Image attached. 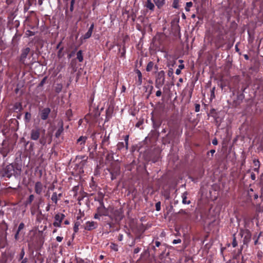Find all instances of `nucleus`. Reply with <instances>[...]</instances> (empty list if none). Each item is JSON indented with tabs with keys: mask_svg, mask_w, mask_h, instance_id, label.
Segmentation results:
<instances>
[{
	"mask_svg": "<svg viewBox=\"0 0 263 263\" xmlns=\"http://www.w3.org/2000/svg\"><path fill=\"white\" fill-rule=\"evenodd\" d=\"M165 81V72L163 70L159 71L156 76L155 81V86L156 88L160 89L164 84Z\"/></svg>",
	"mask_w": 263,
	"mask_h": 263,
	"instance_id": "f257e3e1",
	"label": "nucleus"
},
{
	"mask_svg": "<svg viewBox=\"0 0 263 263\" xmlns=\"http://www.w3.org/2000/svg\"><path fill=\"white\" fill-rule=\"evenodd\" d=\"M239 234L243 238V243L247 244L251 240V234L248 230H242L240 232Z\"/></svg>",
	"mask_w": 263,
	"mask_h": 263,
	"instance_id": "f03ea898",
	"label": "nucleus"
},
{
	"mask_svg": "<svg viewBox=\"0 0 263 263\" xmlns=\"http://www.w3.org/2000/svg\"><path fill=\"white\" fill-rule=\"evenodd\" d=\"M65 218V215L63 214H57L54 217V221L53 225L56 227H61V222Z\"/></svg>",
	"mask_w": 263,
	"mask_h": 263,
	"instance_id": "7ed1b4c3",
	"label": "nucleus"
},
{
	"mask_svg": "<svg viewBox=\"0 0 263 263\" xmlns=\"http://www.w3.org/2000/svg\"><path fill=\"white\" fill-rule=\"evenodd\" d=\"M46 189V186H44L42 183L40 181L35 182L34 185V191L37 195H41L44 192Z\"/></svg>",
	"mask_w": 263,
	"mask_h": 263,
	"instance_id": "20e7f679",
	"label": "nucleus"
},
{
	"mask_svg": "<svg viewBox=\"0 0 263 263\" xmlns=\"http://www.w3.org/2000/svg\"><path fill=\"white\" fill-rule=\"evenodd\" d=\"M40 136V129L36 127L35 129H32L30 132V138L33 140H37L39 139Z\"/></svg>",
	"mask_w": 263,
	"mask_h": 263,
	"instance_id": "39448f33",
	"label": "nucleus"
},
{
	"mask_svg": "<svg viewBox=\"0 0 263 263\" xmlns=\"http://www.w3.org/2000/svg\"><path fill=\"white\" fill-rule=\"evenodd\" d=\"M247 195L249 197V200L252 201V200L257 199L258 197V194L252 188H250L248 190Z\"/></svg>",
	"mask_w": 263,
	"mask_h": 263,
	"instance_id": "423d86ee",
	"label": "nucleus"
},
{
	"mask_svg": "<svg viewBox=\"0 0 263 263\" xmlns=\"http://www.w3.org/2000/svg\"><path fill=\"white\" fill-rule=\"evenodd\" d=\"M51 112V109L48 108H44L40 111L41 118L43 120H46L48 119L49 114Z\"/></svg>",
	"mask_w": 263,
	"mask_h": 263,
	"instance_id": "0eeeda50",
	"label": "nucleus"
},
{
	"mask_svg": "<svg viewBox=\"0 0 263 263\" xmlns=\"http://www.w3.org/2000/svg\"><path fill=\"white\" fill-rule=\"evenodd\" d=\"M30 48L29 47L25 48L22 50L21 55L20 57V61L24 64L25 60L30 52Z\"/></svg>",
	"mask_w": 263,
	"mask_h": 263,
	"instance_id": "6e6552de",
	"label": "nucleus"
},
{
	"mask_svg": "<svg viewBox=\"0 0 263 263\" xmlns=\"http://www.w3.org/2000/svg\"><path fill=\"white\" fill-rule=\"evenodd\" d=\"M97 226V223L95 221H87L85 223L84 229L88 231H91L96 229Z\"/></svg>",
	"mask_w": 263,
	"mask_h": 263,
	"instance_id": "1a4fd4ad",
	"label": "nucleus"
},
{
	"mask_svg": "<svg viewBox=\"0 0 263 263\" xmlns=\"http://www.w3.org/2000/svg\"><path fill=\"white\" fill-rule=\"evenodd\" d=\"M14 172L13 166L12 165H7L5 169V176L10 178Z\"/></svg>",
	"mask_w": 263,
	"mask_h": 263,
	"instance_id": "9d476101",
	"label": "nucleus"
},
{
	"mask_svg": "<svg viewBox=\"0 0 263 263\" xmlns=\"http://www.w3.org/2000/svg\"><path fill=\"white\" fill-rule=\"evenodd\" d=\"M93 27H94V25H93V24H92L90 25L87 32L84 35V36H83L84 39H85V40L87 39L91 36L92 31L93 29Z\"/></svg>",
	"mask_w": 263,
	"mask_h": 263,
	"instance_id": "9b49d317",
	"label": "nucleus"
},
{
	"mask_svg": "<svg viewBox=\"0 0 263 263\" xmlns=\"http://www.w3.org/2000/svg\"><path fill=\"white\" fill-rule=\"evenodd\" d=\"M145 7H146L147 9L151 11H154L155 8V5L152 3L151 0H146L145 4Z\"/></svg>",
	"mask_w": 263,
	"mask_h": 263,
	"instance_id": "f8f14e48",
	"label": "nucleus"
},
{
	"mask_svg": "<svg viewBox=\"0 0 263 263\" xmlns=\"http://www.w3.org/2000/svg\"><path fill=\"white\" fill-rule=\"evenodd\" d=\"M188 195V193L187 192H185L182 194L181 197L182 198V203L184 204H189L191 203V201L190 200H187V196Z\"/></svg>",
	"mask_w": 263,
	"mask_h": 263,
	"instance_id": "ddd939ff",
	"label": "nucleus"
},
{
	"mask_svg": "<svg viewBox=\"0 0 263 263\" xmlns=\"http://www.w3.org/2000/svg\"><path fill=\"white\" fill-rule=\"evenodd\" d=\"M136 72L137 74V76H138V80L137 81V84H138V85H141L142 84V73L138 69H137L136 70Z\"/></svg>",
	"mask_w": 263,
	"mask_h": 263,
	"instance_id": "4468645a",
	"label": "nucleus"
},
{
	"mask_svg": "<svg viewBox=\"0 0 263 263\" xmlns=\"http://www.w3.org/2000/svg\"><path fill=\"white\" fill-rule=\"evenodd\" d=\"M158 8H161L165 4V0H153Z\"/></svg>",
	"mask_w": 263,
	"mask_h": 263,
	"instance_id": "2eb2a0df",
	"label": "nucleus"
},
{
	"mask_svg": "<svg viewBox=\"0 0 263 263\" xmlns=\"http://www.w3.org/2000/svg\"><path fill=\"white\" fill-rule=\"evenodd\" d=\"M77 58L80 62H82L83 61V56L82 50L78 51L77 53Z\"/></svg>",
	"mask_w": 263,
	"mask_h": 263,
	"instance_id": "dca6fc26",
	"label": "nucleus"
},
{
	"mask_svg": "<svg viewBox=\"0 0 263 263\" xmlns=\"http://www.w3.org/2000/svg\"><path fill=\"white\" fill-rule=\"evenodd\" d=\"M87 139L86 137L81 136L78 140L77 142L79 143L81 145H84Z\"/></svg>",
	"mask_w": 263,
	"mask_h": 263,
	"instance_id": "f3484780",
	"label": "nucleus"
},
{
	"mask_svg": "<svg viewBox=\"0 0 263 263\" xmlns=\"http://www.w3.org/2000/svg\"><path fill=\"white\" fill-rule=\"evenodd\" d=\"M154 66V64L153 62L151 61V62H148L146 66V71L148 72L151 71L152 70Z\"/></svg>",
	"mask_w": 263,
	"mask_h": 263,
	"instance_id": "a211bd4d",
	"label": "nucleus"
},
{
	"mask_svg": "<svg viewBox=\"0 0 263 263\" xmlns=\"http://www.w3.org/2000/svg\"><path fill=\"white\" fill-rule=\"evenodd\" d=\"M63 132V124H61L60 127L57 130L55 133V137L58 138L60 136L62 132Z\"/></svg>",
	"mask_w": 263,
	"mask_h": 263,
	"instance_id": "6ab92c4d",
	"label": "nucleus"
},
{
	"mask_svg": "<svg viewBox=\"0 0 263 263\" xmlns=\"http://www.w3.org/2000/svg\"><path fill=\"white\" fill-rule=\"evenodd\" d=\"M51 200L53 202H54L55 204L57 203L58 199V195L56 192H54L51 196Z\"/></svg>",
	"mask_w": 263,
	"mask_h": 263,
	"instance_id": "aec40b11",
	"label": "nucleus"
},
{
	"mask_svg": "<svg viewBox=\"0 0 263 263\" xmlns=\"http://www.w3.org/2000/svg\"><path fill=\"white\" fill-rule=\"evenodd\" d=\"M81 222L80 221H77L75 222L74 227H73V230L74 233L78 232L79 230V227L80 226Z\"/></svg>",
	"mask_w": 263,
	"mask_h": 263,
	"instance_id": "412c9836",
	"label": "nucleus"
},
{
	"mask_svg": "<svg viewBox=\"0 0 263 263\" xmlns=\"http://www.w3.org/2000/svg\"><path fill=\"white\" fill-rule=\"evenodd\" d=\"M117 149L119 150H122L124 147L125 148V143L124 144L123 142H120L117 144Z\"/></svg>",
	"mask_w": 263,
	"mask_h": 263,
	"instance_id": "4be33fe9",
	"label": "nucleus"
},
{
	"mask_svg": "<svg viewBox=\"0 0 263 263\" xmlns=\"http://www.w3.org/2000/svg\"><path fill=\"white\" fill-rule=\"evenodd\" d=\"M31 115L30 113H29L28 112H26L25 115V120H26V122H29L31 119Z\"/></svg>",
	"mask_w": 263,
	"mask_h": 263,
	"instance_id": "5701e85b",
	"label": "nucleus"
},
{
	"mask_svg": "<svg viewBox=\"0 0 263 263\" xmlns=\"http://www.w3.org/2000/svg\"><path fill=\"white\" fill-rule=\"evenodd\" d=\"M101 210L102 209L101 208H98V210L99 211L100 213L99 214H96L94 216V218L95 219H99V216H101V215H105L102 211H101Z\"/></svg>",
	"mask_w": 263,
	"mask_h": 263,
	"instance_id": "b1692460",
	"label": "nucleus"
},
{
	"mask_svg": "<svg viewBox=\"0 0 263 263\" xmlns=\"http://www.w3.org/2000/svg\"><path fill=\"white\" fill-rule=\"evenodd\" d=\"M34 195L32 194L30 195L27 200V204H31L32 201L34 200Z\"/></svg>",
	"mask_w": 263,
	"mask_h": 263,
	"instance_id": "393cba45",
	"label": "nucleus"
},
{
	"mask_svg": "<svg viewBox=\"0 0 263 263\" xmlns=\"http://www.w3.org/2000/svg\"><path fill=\"white\" fill-rule=\"evenodd\" d=\"M253 162L254 165L257 167V168H255L254 170L255 171H258L259 167V161L258 160H254Z\"/></svg>",
	"mask_w": 263,
	"mask_h": 263,
	"instance_id": "a878e982",
	"label": "nucleus"
},
{
	"mask_svg": "<svg viewBox=\"0 0 263 263\" xmlns=\"http://www.w3.org/2000/svg\"><path fill=\"white\" fill-rule=\"evenodd\" d=\"M193 3L191 2H187L186 3V6L185 9L186 11H190V8L192 6Z\"/></svg>",
	"mask_w": 263,
	"mask_h": 263,
	"instance_id": "bb28decb",
	"label": "nucleus"
},
{
	"mask_svg": "<svg viewBox=\"0 0 263 263\" xmlns=\"http://www.w3.org/2000/svg\"><path fill=\"white\" fill-rule=\"evenodd\" d=\"M40 143L42 145H45L46 143V140L45 137L44 136H42V137L40 139Z\"/></svg>",
	"mask_w": 263,
	"mask_h": 263,
	"instance_id": "cd10ccee",
	"label": "nucleus"
},
{
	"mask_svg": "<svg viewBox=\"0 0 263 263\" xmlns=\"http://www.w3.org/2000/svg\"><path fill=\"white\" fill-rule=\"evenodd\" d=\"M173 7L174 8H179V1L178 0H173Z\"/></svg>",
	"mask_w": 263,
	"mask_h": 263,
	"instance_id": "c85d7f7f",
	"label": "nucleus"
},
{
	"mask_svg": "<svg viewBox=\"0 0 263 263\" xmlns=\"http://www.w3.org/2000/svg\"><path fill=\"white\" fill-rule=\"evenodd\" d=\"M25 254V252L24 249H22L21 250V252L20 254V257H19V260H21L22 259H23L24 258V256Z\"/></svg>",
	"mask_w": 263,
	"mask_h": 263,
	"instance_id": "c756f323",
	"label": "nucleus"
},
{
	"mask_svg": "<svg viewBox=\"0 0 263 263\" xmlns=\"http://www.w3.org/2000/svg\"><path fill=\"white\" fill-rule=\"evenodd\" d=\"M128 138H129L128 135L125 136V138H124V140H125V150H127L128 149Z\"/></svg>",
	"mask_w": 263,
	"mask_h": 263,
	"instance_id": "7c9ffc66",
	"label": "nucleus"
},
{
	"mask_svg": "<svg viewBox=\"0 0 263 263\" xmlns=\"http://www.w3.org/2000/svg\"><path fill=\"white\" fill-rule=\"evenodd\" d=\"M167 75L170 77H173V76H174V70H173V68H169L168 72H167Z\"/></svg>",
	"mask_w": 263,
	"mask_h": 263,
	"instance_id": "2f4dec72",
	"label": "nucleus"
},
{
	"mask_svg": "<svg viewBox=\"0 0 263 263\" xmlns=\"http://www.w3.org/2000/svg\"><path fill=\"white\" fill-rule=\"evenodd\" d=\"M237 246V243L236 239V237H235V234H234L233 235V238L232 246H233V247L235 248Z\"/></svg>",
	"mask_w": 263,
	"mask_h": 263,
	"instance_id": "473e14b6",
	"label": "nucleus"
},
{
	"mask_svg": "<svg viewBox=\"0 0 263 263\" xmlns=\"http://www.w3.org/2000/svg\"><path fill=\"white\" fill-rule=\"evenodd\" d=\"M25 225L24 223L23 222H21L18 227L17 231L20 232L22 230H23L24 228Z\"/></svg>",
	"mask_w": 263,
	"mask_h": 263,
	"instance_id": "72a5a7b5",
	"label": "nucleus"
},
{
	"mask_svg": "<svg viewBox=\"0 0 263 263\" xmlns=\"http://www.w3.org/2000/svg\"><path fill=\"white\" fill-rule=\"evenodd\" d=\"M156 210L159 211L161 209V203L160 202H158L156 203Z\"/></svg>",
	"mask_w": 263,
	"mask_h": 263,
	"instance_id": "f704fd0d",
	"label": "nucleus"
},
{
	"mask_svg": "<svg viewBox=\"0 0 263 263\" xmlns=\"http://www.w3.org/2000/svg\"><path fill=\"white\" fill-rule=\"evenodd\" d=\"M260 184L261 187V191H263V174L260 176Z\"/></svg>",
	"mask_w": 263,
	"mask_h": 263,
	"instance_id": "c9c22d12",
	"label": "nucleus"
},
{
	"mask_svg": "<svg viewBox=\"0 0 263 263\" xmlns=\"http://www.w3.org/2000/svg\"><path fill=\"white\" fill-rule=\"evenodd\" d=\"M181 239H174L173 241V244H177L181 242Z\"/></svg>",
	"mask_w": 263,
	"mask_h": 263,
	"instance_id": "e433bc0d",
	"label": "nucleus"
},
{
	"mask_svg": "<svg viewBox=\"0 0 263 263\" xmlns=\"http://www.w3.org/2000/svg\"><path fill=\"white\" fill-rule=\"evenodd\" d=\"M200 105L199 104H196L195 105V111L198 112L200 110Z\"/></svg>",
	"mask_w": 263,
	"mask_h": 263,
	"instance_id": "4c0bfd02",
	"label": "nucleus"
},
{
	"mask_svg": "<svg viewBox=\"0 0 263 263\" xmlns=\"http://www.w3.org/2000/svg\"><path fill=\"white\" fill-rule=\"evenodd\" d=\"M162 92L160 90L157 91L156 95L157 97H160L161 96Z\"/></svg>",
	"mask_w": 263,
	"mask_h": 263,
	"instance_id": "58836bf2",
	"label": "nucleus"
},
{
	"mask_svg": "<svg viewBox=\"0 0 263 263\" xmlns=\"http://www.w3.org/2000/svg\"><path fill=\"white\" fill-rule=\"evenodd\" d=\"M56 240L58 242H61L63 240V237L61 236H57L56 237Z\"/></svg>",
	"mask_w": 263,
	"mask_h": 263,
	"instance_id": "ea45409f",
	"label": "nucleus"
},
{
	"mask_svg": "<svg viewBox=\"0 0 263 263\" xmlns=\"http://www.w3.org/2000/svg\"><path fill=\"white\" fill-rule=\"evenodd\" d=\"M140 251V248L138 247L134 249V253L135 254H137V253H139Z\"/></svg>",
	"mask_w": 263,
	"mask_h": 263,
	"instance_id": "a19ab883",
	"label": "nucleus"
},
{
	"mask_svg": "<svg viewBox=\"0 0 263 263\" xmlns=\"http://www.w3.org/2000/svg\"><path fill=\"white\" fill-rule=\"evenodd\" d=\"M212 144L214 145H216L218 144V141L216 138H215L212 140Z\"/></svg>",
	"mask_w": 263,
	"mask_h": 263,
	"instance_id": "79ce46f5",
	"label": "nucleus"
},
{
	"mask_svg": "<svg viewBox=\"0 0 263 263\" xmlns=\"http://www.w3.org/2000/svg\"><path fill=\"white\" fill-rule=\"evenodd\" d=\"M251 178L253 180H254L256 178V177H255V175L254 173H252L251 174Z\"/></svg>",
	"mask_w": 263,
	"mask_h": 263,
	"instance_id": "37998d69",
	"label": "nucleus"
},
{
	"mask_svg": "<svg viewBox=\"0 0 263 263\" xmlns=\"http://www.w3.org/2000/svg\"><path fill=\"white\" fill-rule=\"evenodd\" d=\"M20 232L17 231L16 232V234H15L14 238L16 240H17L18 239V234Z\"/></svg>",
	"mask_w": 263,
	"mask_h": 263,
	"instance_id": "c03bdc74",
	"label": "nucleus"
},
{
	"mask_svg": "<svg viewBox=\"0 0 263 263\" xmlns=\"http://www.w3.org/2000/svg\"><path fill=\"white\" fill-rule=\"evenodd\" d=\"M181 73V70L179 68L177 69L176 70V74L179 75Z\"/></svg>",
	"mask_w": 263,
	"mask_h": 263,
	"instance_id": "a18cd8bd",
	"label": "nucleus"
},
{
	"mask_svg": "<svg viewBox=\"0 0 263 263\" xmlns=\"http://www.w3.org/2000/svg\"><path fill=\"white\" fill-rule=\"evenodd\" d=\"M112 248L115 250V251H117L118 250V249H117V246L116 245H115V244H112Z\"/></svg>",
	"mask_w": 263,
	"mask_h": 263,
	"instance_id": "49530a36",
	"label": "nucleus"
},
{
	"mask_svg": "<svg viewBox=\"0 0 263 263\" xmlns=\"http://www.w3.org/2000/svg\"><path fill=\"white\" fill-rule=\"evenodd\" d=\"M28 261V259L27 258H24L23 259H22V261L21 263H26Z\"/></svg>",
	"mask_w": 263,
	"mask_h": 263,
	"instance_id": "de8ad7c7",
	"label": "nucleus"
},
{
	"mask_svg": "<svg viewBox=\"0 0 263 263\" xmlns=\"http://www.w3.org/2000/svg\"><path fill=\"white\" fill-rule=\"evenodd\" d=\"M184 68V65L183 64H181L179 66V69H180V70L183 69Z\"/></svg>",
	"mask_w": 263,
	"mask_h": 263,
	"instance_id": "09e8293b",
	"label": "nucleus"
},
{
	"mask_svg": "<svg viewBox=\"0 0 263 263\" xmlns=\"http://www.w3.org/2000/svg\"><path fill=\"white\" fill-rule=\"evenodd\" d=\"M50 204H48L46 208V210L47 211H49L50 210Z\"/></svg>",
	"mask_w": 263,
	"mask_h": 263,
	"instance_id": "8fccbe9b",
	"label": "nucleus"
},
{
	"mask_svg": "<svg viewBox=\"0 0 263 263\" xmlns=\"http://www.w3.org/2000/svg\"><path fill=\"white\" fill-rule=\"evenodd\" d=\"M160 242L159 241H156L155 245L157 247H159L160 245Z\"/></svg>",
	"mask_w": 263,
	"mask_h": 263,
	"instance_id": "3c124183",
	"label": "nucleus"
},
{
	"mask_svg": "<svg viewBox=\"0 0 263 263\" xmlns=\"http://www.w3.org/2000/svg\"><path fill=\"white\" fill-rule=\"evenodd\" d=\"M210 152L211 153L212 155H213L215 153V150L214 149H211Z\"/></svg>",
	"mask_w": 263,
	"mask_h": 263,
	"instance_id": "603ef678",
	"label": "nucleus"
},
{
	"mask_svg": "<svg viewBox=\"0 0 263 263\" xmlns=\"http://www.w3.org/2000/svg\"><path fill=\"white\" fill-rule=\"evenodd\" d=\"M122 217H123L122 215H121L119 216V217L116 218V220L119 219L120 220H121L122 218Z\"/></svg>",
	"mask_w": 263,
	"mask_h": 263,
	"instance_id": "864d4df0",
	"label": "nucleus"
},
{
	"mask_svg": "<svg viewBox=\"0 0 263 263\" xmlns=\"http://www.w3.org/2000/svg\"><path fill=\"white\" fill-rule=\"evenodd\" d=\"M64 223H65V224L67 225V224H69V221H68V220H65V221H64Z\"/></svg>",
	"mask_w": 263,
	"mask_h": 263,
	"instance_id": "5fc2aeb1",
	"label": "nucleus"
},
{
	"mask_svg": "<svg viewBox=\"0 0 263 263\" xmlns=\"http://www.w3.org/2000/svg\"><path fill=\"white\" fill-rule=\"evenodd\" d=\"M74 3V0H71L70 2V5L73 6Z\"/></svg>",
	"mask_w": 263,
	"mask_h": 263,
	"instance_id": "6e6d98bb",
	"label": "nucleus"
},
{
	"mask_svg": "<svg viewBox=\"0 0 263 263\" xmlns=\"http://www.w3.org/2000/svg\"><path fill=\"white\" fill-rule=\"evenodd\" d=\"M73 10V6H72V5H70V10L71 11H72Z\"/></svg>",
	"mask_w": 263,
	"mask_h": 263,
	"instance_id": "4d7b16f0",
	"label": "nucleus"
},
{
	"mask_svg": "<svg viewBox=\"0 0 263 263\" xmlns=\"http://www.w3.org/2000/svg\"><path fill=\"white\" fill-rule=\"evenodd\" d=\"M38 3L40 5H41L42 4V0H39Z\"/></svg>",
	"mask_w": 263,
	"mask_h": 263,
	"instance_id": "13d9d810",
	"label": "nucleus"
},
{
	"mask_svg": "<svg viewBox=\"0 0 263 263\" xmlns=\"http://www.w3.org/2000/svg\"><path fill=\"white\" fill-rule=\"evenodd\" d=\"M153 89V86L152 85L150 86V93H151V92Z\"/></svg>",
	"mask_w": 263,
	"mask_h": 263,
	"instance_id": "bf43d9fd",
	"label": "nucleus"
},
{
	"mask_svg": "<svg viewBox=\"0 0 263 263\" xmlns=\"http://www.w3.org/2000/svg\"><path fill=\"white\" fill-rule=\"evenodd\" d=\"M155 67V69H156V70H158V66L157 65H155V66H154Z\"/></svg>",
	"mask_w": 263,
	"mask_h": 263,
	"instance_id": "052dcab7",
	"label": "nucleus"
},
{
	"mask_svg": "<svg viewBox=\"0 0 263 263\" xmlns=\"http://www.w3.org/2000/svg\"><path fill=\"white\" fill-rule=\"evenodd\" d=\"M111 175V179L113 180L114 179V175L112 173V172L110 173Z\"/></svg>",
	"mask_w": 263,
	"mask_h": 263,
	"instance_id": "680f3d73",
	"label": "nucleus"
},
{
	"mask_svg": "<svg viewBox=\"0 0 263 263\" xmlns=\"http://www.w3.org/2000/svg\"><path fill=\"white\" fill-rule=\"evenodd\" d=\"M179 212L181 213H185V211L184 210H181Z\"/></svg>",
	"mask_w": 263,
	"mask_h": 263,
	"instance_id": "e2e57ef3",
	"label": "nucleus"
},
{
	"mask_svg": "<svg viewBox=\"0 0 263 263\" xmlns=\"http://www.w3.org/2000/svg\"><path fill=\"white\" fill-rule=\"evenodd\" d=\"M119 240H120V241L122 240V235H121L120 236V238H119Z\"/></svg>",
	"mask_w": 263,
	"mask_h": 263,
	"instance_id": "0e129e2a",
	"label": "nucleus"
},
{
	"mask_svg": "<svg viewBox=\"0 0 263 263\" xmlns=\"http://www.w3.org/2000/svg\"><path fill=\"white\" fill-rule=\"evenodd\" d=\"M257 242H258V239H257L256 240H255L254 244L256 245L257 243Z\"/></svg>",
	"mask_w": 263,
	"mask_h": 263,
	"instance_id": "69168bd1",
	"label": "nucleus"
},
{
	"mask_svg": "<svg viewBox=\"0 0 263 263\" xmlns=\"http://www.w3.org/2000/svg\"><path fill=\"white\" fill-rule=\"evenodd\" d=\"M179 81L180 82H182V81H183V79H182V78H180V79H179Z\"/></svg>",
	"mask_w": 263,
	"mask_h": 263,
	"instance_id": "338daca9",
	"label": "nucleus"
},
{
	"mask_svg": "<svg viewBox=\"0 0 263 263\" xmlns=\"http://www.w3.org/2000/svg\"><path fill=\"white\" fill-rule=\"evenodd\" d=\"M179 62L180 63H182L183 62V61L182 60H179Z\"/></svg>",
	"mask_w": 263,
	"mask_h": 263,
	"instance_id": "774afa93",
	"label": "nucleus"
}]
</instances>
